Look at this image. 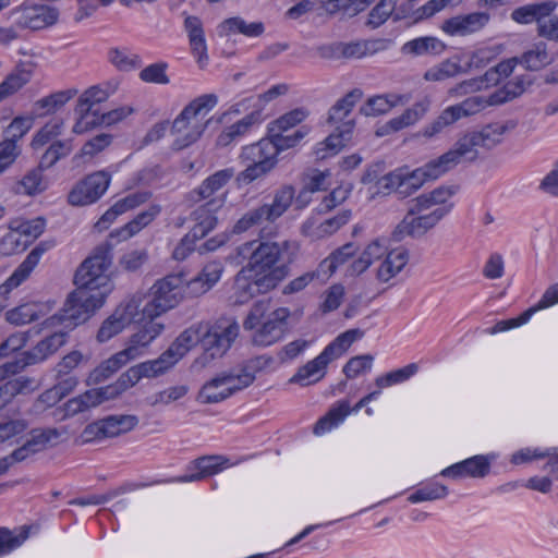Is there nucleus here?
<instances>
[{
    "label": "nucleus",
    "instance_id": "1",
    "mask_svg": "<svg viewBox=\"0 0 558 558\" xmlns=\"http://www.w3.org/2000/svg\"><path fill=\"white\" fill-rule=\"evenodd\" d=\"M240 326L234 318L221 317L213 325L196 324L182 331L171 345L159 356L163 365L170 369L193 347L201 343L203 354L195 364L205 367L215 359L222 357L238 338Z\"/></svg>",
    "mask_w": 558,
    "mask_h": 558
},
{
    "label": "nucleus",
    "instance_id": "2",
    "mask_svg": "<svg viewBox=\"0 0 558 558\" xmlns=\"http://www.w3.org/2000/svg\"><path fill=\"white\" fill-rule=\"evenodd\" d=\"M239 255L248 258L246 268L257 274L271 278L270 282L277 287L289 275V266L298 253V244L290 240L248 241L238 247Z\"/></svg>",
    "mask_w": 558,
    "mask_h": 558
},
{
    "label": "nucleus",
    "instance_id": "3",
    "mask_svg": "<svg viewBox=\"0 0 558 558\" xmlns=\"http://www.w3.org/2000/svg\"><path fill=\"white\" fill-rule=\"evenodd\" d=\"M290 316L291 311L288 307L270 310V302L260 300L251 307L243 322V328L252 331L253 345L270 347L284 338Z\"/></svg>",
    "mask_w": 558,
    "mask_h": 558
},
{
    "label": "nucleus",
    "instance_id": "4",
    "mask_svg": "<svg viewBox=\"0 0 558 558\" xmlns=\"http://www.w3.org/2000/svg\"><path fill=\"white\" fill-rule=\"evenodd\" d=\"M295 197V190L292 185H283L276 190L270 203H264L248 209L233 225L232 233L242 234L252 229H259V239H266L275 233L272 227L292 205Z\"/></svg>",
    "mask_w": 558,
    "mask_h": 558
},
{
    "label": "nucleus",
    "instance_id": "5",
    "mask_svg": "<svg viewBox=\"0 0 558 558\" xmlns=\"http://www.w3.org/2000/svg\"><path fill=\"white\" fill-rule=\"evenodd\" d=\"M218 104L215 94H205L193 99L186 105L171 125V134L174 136L173 147L184 149L195 143L206 130L209 120L208 112Z\"/></svg>",
    "mask_w": 558,
    "mask_h": 558
},
{
    "label": "nucleus",
    "instance_id": "6",
    "mask_svg": "<svg viewBox=\"0 0 558 558\" xmlns=\"http://www.w3.org/2000/svg\"><path fill=\"white\" fill-rule=\"evenodd\" d=\"M105 299L106 290L93 291L76 287L68 296L61 312L47 318L44 322V326L47 329L61 326L66 330H72L89 319L104 305Z\"/></svg>",
    "mask_w": 558,
    "mask_h": 558
},
{
    "label": "nucleus",
    "instance_id": "7",
    "mask_svg": "<svg viewBox=\"0 0 558 558\" xmlns=\"http://www.w3.org/2000/svg\"><path fill=\"white\" fill-rule=\"evenodd\" d=\"M183 283L184 279L180 275H170L155 282L148 295H141L144 299L140 307L142 318H157L175 307L182 300Z\"/></svg>",
    "mask_w": 558,
    "mask_h": 558
},
{
    "label": "nucleus",
    "instance_id": "8",
    "mask_svg": "<svg viewBox=\"0 0 558 558\" xmlns=\"http://www.w3.org/2000/svg\"><path fill=\"white\" fill-rule=\"evenodd\" d=\"M241 162L245 166L236 180L243 184H250L268 174L277 165V149L268 137L257 143L244 146L240 155Z\"/></svg>",
    "mask_w": 558,
    "mask_h": 558
},
{
    "label": "nucleus",
    "instance_id": "9",
    "mask_svg": "<svg viewBox=\"0 0 558 558\" xmlns=\"http://www.w3.org/2000/svg\"><path fill=\"white\" fill-rule=\"evenodd\" d=\"M506 129L500 124H488L481 130H474L462 134L450 153L459 165L462 161H474L481 150H490L501 143Z\"/></svg>",
    "mask_w": 558,
    "mask_h": 558
},
{
    "label": "nucleus",
    "instance_id": "10",
    "mask_svg": "<svg viewBox=\"0 0 558 558\" xmlns=\"http://www.w3.org/2000/svg\"><path fill=\"white\" fill-rule=\"evenodd\" d=\"M417 202L413 199L407 215L391 233L393 241L400 242L407 236L421 238L449 214V207H436L433 210H417Z\"/></svg>",
    "mask_w": 558,
    "mask_h": 558
},
{
    "label": "nucleus",
    "instance_id": "11",
    "mask_svg": "<svg viewBox=\"0 0 558 558\" xmlns=\"http://www.w3.org/2000/svg\"><path fill=\"white\" fill-rule=\"evenodd\" d=\"M111 254L108 246H99L95 253L86 258L77 268L74 276L76 287L93 291H110L107 271L111 265Z\"/></svg>",
    "mask_w": 558,
    "mask_h": 558
},
{
    "label": "nucleus",
    "instance_id": "12",
    "mask_svg": "<svg viewBox=\"0 0 558 558\" xmlns=\"http://www.w3.org/2000/svg\"><path fill=\"white\" fill-rule=\"evenodd\" d=\"M143 301L141 294H135L125 303L119 305L101 324L97 332V340L106 342L124 330L133 320L142 319L140 307Z\"/></svg>",
    "mask_w": 558,
    "mask_h": 558
},
{
    "label": "nucleus",
    "instance_id": "13",
    "mask_svg": "<svg viewBox=\"0 0 558 558\" xmlns=\"http://www.w3.org/2000/svg\"><path fill=\"white\" fill-rule=\"evenodd\" d=\"M271 280L265 276H257L244 266L234 277L233 293L230 296L232 304L243 305L257 294L274 290L276 287Z\"/></svg>",
    "mask_w": 558,
    "mask_h": 558
},
{
    "label": "nucleus",
    "instance_id": "14",
    "mask_svg": "<svg viewBox=\"0 0 558 558\" xmlns=\"http://www.w3.org/2000/svg\"><path fill=\"white\" fill-rule=\"evenodd\" d=\"M138 424L135 415H110L88 424L83 433L84 442H92L104 438H111L128 433Z\"/></svg>",
    "mask_w": 558,
    "mask_h": 558
},
{
    "label": "nucleus",
    "instance_id": "15",
    "mask_svg": "<svg viewBox=\"0 0 558 558\" xmlns=\"http://www.w3.org/2000/svg\"><path fill=\"white\" fill-rule=\"evenodd\" d=\"M53 246L51 241L39 242L26 256L13 274L0 286V312L8 306L9 293L24 282L34 268L38 265L41 256Z\"/></svg>",
    "mask_w": 558,
    "mask_h": 558
},
{
    "label": "nucleus",
    "instance_id": "16",
    "mask_svg": "<svg viewBox=\"0 0 558 558\" xmlns=\"http://www.w3.org/2000/svg\"><path fill=\"white\" fill-rule=\"evenodd\" d=\"M110 177L104 171L87 175L75 185L69 194V203L74 206H85L95 203L107 191Z\"/></svg>",
    "mask_w": 558,
    "mask_h": 558
},
{
    "label": "nucleus",
    "instance_id": "17",
    "mask_svg": "<svg viewBox=\"0 0 558 558\" xmlns=\"http://www.w3.org/2000/svg\"><path fill=\"white\" fill-rule=\"evenodd\" d=\"M226 198L227 192H223L220 196L210 198L192 211L191 217L195 223L190 233L194 239H203L216 228L218 223L216 213L225 205Z\"/></svg>",
    "mask_w": 558,
    "mask_h": 558
},
{
    "label": "nucleus",
    "instance_id": "18",
    "mask_svg": "<svg viewBox=\"0 0 558 558\" xmlns=\"http://www.w3.org/2000/svg\"><path fill=\"white\" fill-rule=\"evenodd\" d=\"M60 437L61 432L56 427L33 428L26 441L14 450V458L17 461H25L31 456L58 445Z\"/></svg>",
    "mask_w": 558,
    "mask_h": 558
},
{
    "label": "nucleus",
    "instance_id": "19",
    "mask_svg": "<svg viewBox=\"0 0 558 558\" xmlns=\"http://www.w3.org/2000/svg\"><path fill=\"white\" fill-rule=\"evenodd\" d=\"M163 360L158 357L155 360L146 361L140 363L135 366L130 367L125 373H123L118 381L113 385L107 386L108 388H114L116 393L114 398L119 396L122 391L128 388L134 386L141 378L143 377H157L168 369L163 365Z\"/></svg>",
    "mask_w": 558,
    "mask_h": 558
},
{
    "label": "nucleus",
    "instance_id": "20",
    "mask_svg": "<svg viewBox=\"0 0 558 558\" xmlns=\"http://www.w3.org/2000/svg\"><path fill=\"white\" fill-rule=\"evenodd\" d=\"M13 14H19L17 23L31 29H41L53 25L59 16V12L54 8L47 5H28L23 4L15 9Z\"/></svg>",
    "mask_w": 558,
    "mask_h": 558
},
{
    "label": "nucleus",
    "instance_id": "21",
    "mask_svg": "<svg viewBox=\"0 0 558 558\" xmlns=\"http://www.w3.org/2000/svg\"><path fill=\"white\" fill-rule=\"evenodd\" d=\"M68 331L69 330L62 327V329L52 332L38 342L32 350L25 352L22 359L14 360L12 363H19L23 371L28 365L45 361L65 343Z\"/></svg>",
    "mask_w": 558,
    "mask_h": 558
},
{
    "label": "nucleus",
    "instance_id": "22",
    "mask_svg": "<svg viewBox=\"0 0 558 558\" xmlns=\"http://www.w3.org/2000/svg\"><path fill=\"white\" fill-rule=\"evenodd\" d=\"M138 323L140 328L134 332L129 344L124 350H132V360L140 356L143 349L153 342L163 330V324L156 320V317H143L142 319L133 320Z\"/></svg>",
    "mask_w": 558,
    "mask_h": 558
},
{
    "label": "nucleus",
    "instance_id": "23",
    "mask_svg": "<svg viewBox=\"0 0 558 558\" xmlns=\"http://www.w3.org/2000/svg\"><path fill=\"white\" fill-rule=\"evenodd\" d=\"M227 463L228 459L221 456L201 457L189 464L187 470L191 471V473L178 477L177 482L189 483L202 481L221 472Z\"/></svg>",
    "mask_w": 558,
    "mask_h": 558
},
{
    "label": "nucleus",
    "instance_id": "24",
    "mask_svg": "<svg viewBox=\"0 0 558 558\" xmlns=\"http://www.w3.org/2000/svg\"><path fill=\"white\" fill-rule=\"evenodd\" d=\"M234 177L233 168H226L222 170H218L207 179H205L202 184L192 190L189 193V199L194 203H199L203 201H209L213 197L220 196L218 194L228 182Z\"/></svg>",
    "mask_w": 558,
    "mask_h": 558
},
{
    "label": "nucleus",
    "instance_id": "25",
    "mask_svg": "<svg viewBox=\"0 0 558 558\" xmlns=\"http://www.w3.org/2000/svg\"><path fill=\"white\" fill-rule=\"evenodd\" d=\"M489 21V15L474 12L446 20L441 29L450 36H466L481 31Z\"/></svg>",
    "mask_w": 558,
    "mask_h": 558
},
{
    "label": "nucleus",
    "instance_id": "26",
    "mask_svg": "<svg viewBox=\"0 0 558 558\" xmlns=\"http://www.w3.org/2000/svg\"><path fill=\"white\" fill-rule=\"evenodd\" d=\"M117 390L114 388L101 387L98 389H89L84 393L70 399L65 403V414L69 416L76 415L90 408L97 407L106 400L113 399Z\"/></svg>",
    "mask_w": 558,
    "mask_h": 558
},
{
    "label": "nucleus",
    "instance_id": "27",
    "mask_svg": "<svg viewBox=\"0 0 558 558\" xmlns=\"http://www.w3.org/2000/svg\"><path fill=\"white\" fill-rule=\"evenodd\" d=\"M354 128L353 120L342 122L336 130L323 142H320L315 149L317 159H325L329 156L338 154L351 140L352 131Z\"/></svg>",
    "mask_w": 558,
    "mask_h": 558
},
{
    "label": "nucleus",
    "instance_id": "28",
    "mask_svg": "<svg viewBox=\"0 0 558 558\" xmlns=\"http://www.w3.org/2000/svg\"><path fill=\"white\" fill-rule=\"evenodd\" d=\"M161 213V206L153 204L145 210L137 214L131 221L125 223L123 227L116 229L110 233L111 238L118 239V241H126L132 236L140 233L144 228L149 226Z\"/></svg>",
    "mask_w": 558,
    "mask_h": 558
},
{
    "label": "nucleus",
    "instance_id": "29",
    "mask_svg": "<svg viewBox=\"0 0 558 558\" xmlns=\"http://www.w3.org/2000/svg\"><path fill=\"white\" fill-rule=\"evenodd\" d=\"M223 266L218 260L207 263L202 271L187 282V290L192 296H199L209 291L221 278Z\"/></svg>",
    "mask_w": 558,
    "mask_h": 558
},
{
    "label": "nucleus",
    "instance_id": "30",
    "mask_svg": "<svg viewBox=\"0 0 558 558\" xmlns=\"http://www.w3.org/2000/svg\"><path fill=\"white\" fill-rule=\"evenodd\" d=\"M557 3L555 1H544L537 3H529L514 9L511 12V19L519 24L537 23V27L549 17L556 10Z\"/></svg>",
    "mask_w": 558,
    "mask_h": 558
},
{
    "label": "nucleus",
    "instance_id": "31",
    "mask_svg": "<svg viewBox=\"0 0 558 558\" xmlns=\"http://www.w3.org/2000/svg\"><path fill=\"white\" fill-rule=\"evenodd\" d=\"M489 472V462L484 456H474L458 462L441 471V475L449 477H484Z\"/></svg>",
    "mask_w": 558,
    "mask_h": 558
},
{
    "label": "nucleus",
    "instance_id": "32",
    "mask_svg": "<svg viewBox=\"0 0 558 558\" xmlns=\"http://www.w3.org/2000/svg\"><path fill=\"white\" fill-rule=\"evenodd\" d=\"M330 362H332L330 357L323 351L317 357L300 367L290 381L302 386L317 383L324 377L326 367Z\"/></svg>",
    "mask_w": 558,
    "mask_h": 558
},
{
    "label": "nucleus",
    "instance_id": "33",
    "mask_svg": "<svg viewBox=\"0 0 558 558\" xmlns=\"http://www.w3.org/2000/svg\"><path fill=\"white\" fill-rule=\"evenodd\" d=\"M408 260L409 253L405 248L389 251L377 269L376 278L380 282H388L405 267Z\"/></svg>",
    "mask_w": 558,
    "mask_h": 558
},
{
    "label": "nucleus",
    "instance_id": "34",
    "mask_svg": "<svg viewBox=\"0 0 558 558\" xmlns=\"http://www.w3.org/2000/svg\"><path fill=\"white\" fill-rule=\"evenodd\" d=\"M262 122V113L259 110H255L243 119L226 128L217 137V144L219 146H228L236 138L246 134L251 128Z\"/></svg>",
    "mask_w": 558,
    "mask_h": 558
},
{
    "label": "nucleus",
    "instance_id": "35",
    "mask_svg": "<svg viewBox=\"0 0 558 558\" xmlns=\"http://www.w3.org/2000/svg\"><path fill=\"white\" fill-rule=\"evenodd\" d=\"M411 100V96L407 94H385L371 97L362 111L366 116H379L387 113L392 108L405 105Z\"/></svg>",
    "mask_w": 558,
    "mask_h": 558
},
{
    "label": "nucleus",
    "instance_id": "36",
    "mask_svg": "<svg viewBox=\"0 0 558 558\" xmlns=\"http://www.w3.org/2000/svg\"><path fill=\"white\" fill-rule=\"evenodd\" d=\"M457 193L456 186H438L429 193H423L414 198L417 202V210H433L436 207H449V213L453 204L449 199Z\"/></svg>",
    "mask_w": 558,
    "mask_h": 558
},
{
    "label": "nucleus",
    "instance_id": "37",
    "mask_svg": "<svg viewBox=\"0 0 558 558\" xmlns=\"http://www.w3.org/2000/svg\"><path fill=\"white\" fill-rule=\"evenodd\" d=\"M351 218V210H342L337 216L326 219L314 228V222L307 220L303 223L302 231L312 238H324L330 235L345 225Z\"/></svg>",
    "mask_w": 558,
    "mask_h": 558
},
{
    "label": "nucleus",
    "instance_id": "38",
    "mask_svg": "<svg viewBox=\"0 0 558 558\" xmlns=\"http://www.w3.org/2000/svg\"><path fill=\"white\" fill-rule=\"evenodd\" d=\"M466 72L468 69L461 65L460 57L453 56L428 69L424 73V80L428 82H441Z\"/></svg>",
    "mask_w": 558,
    "mask_h": 558
},
{
    "label": "nucleus",
    "instance_id": "39",
    "mask_svg": "<svg viewBox=\"0 0 558 558\" xmlns=\"http://www.w3.org/2000/svg\"><path fill=\"white\" fill-rule=\"evenodd\" d=\"M265 31L262 22L246 23L242 17L234 16L225 20L218 26L220 36H230L231 34H242L247 37H258Z\"/></svg>",
    "mask_w": 558,
    "mask_h": 558
},
{
    "label": "nucleus",
    "instance_id": "40",
    "mask_svg": "<svg viewBox=\"0 0 558 558\" xmlns=\"http://www.w3.org/2000/svg\"><path fill=\"white\" fill-rule=\"evenodd\" d=\"M446 49V45L433 36L412 39L402 46V52L412 56H438Z\"/></svg>",
    "mask_w": 558,
    "mask_h": 558
},
{
    "label": "nucleus",
    "instance_id": "41",
    "mask_svg": "<svg viewBox=\"0 0 558 558\" xmlns=\"http://www.w3.org/2000/svg\"><path fill=\"white\" fill-rule=\"evenodd\" d=\"M551 61L553 59L547 52V46L542 41L535 44L532 49L525 51L519 58V63L531 71H538L550 64Z\"/></svg>",
    "mask_w": 558,
    "mask_h": 558
},
{
    "label": "nucleus",
    "instance_id": "42",
    "mask_svg": "<svg viewBox=\"0 0 558 558\" xmlns=\"http://www.w3.org/2000/svg\"><path fill=\"white\" fill-rule=\"evenodd\" d=\"M34 63L21 62L1 83L10 95H13L27 84L34 74Z\"/></svg>",
    "mask_w": 558,
    "mask_h": 558
},
{
    "label": "nucleus",
    "instance_id": "43",
    "mask_svg": "<svg viewBox=\"0 0 558 558\" xmlns=\"http://www.w3.org/2000/svg\"><path fill=\"white\" fill-rule=\"evenodd\" d=\"M362 92L357 88L349 92L344 97L339 99L329 110L328 122H342L352 111L355 104L361 99Z\"/></svg>",
    "mask_w": 558,
    "mask_h": 558
},
{
    "label": "nucleus",
    "instance_id": "44",
    "mask_svg": "<svg viewBox=\"0 0 558 558\" xmlns=\"http://www.w3.org/2000/svg\"><path fill=\"white\" fill-rule=\"evenodd\" d=\"M531 83L532 80L529 75L515 76L493 95V102H506L519 97L525 92L526 87L531 85Z\"/></svg>",
    "mask_w": 558,
    "mask_h": 558
},
{
    "label": "nucleus",
    "instance_id": "45",
    "mask_svg": "<svg viewBox=\"0 0 558 558\" xmlns=\"http://www.w3.org/2000/svg\"><path fill=\"white\" fill-rule=\"evenodd\" d=\"M218 378L230 397L234 392L248 387L254 381L255 376L247 368H243L240 373H222L218 375Z\"/></svg>",
    "mask_w": 558,
    "mask_h": 558
},
{
    "label": "nucleus",
    "instance_id": "46",
    "mask_svg": "<svg viewBox=\"0 0 558 558\" xmlns=\"http://www.w3.org/2000/svg\"><path fill=\"white\" fill-rule=\"evenodd\" d=\"M364 332L360 329H350L340 333L332 342H330L324 351L330 357L331 361L340 357L349 347L362 338Z\"/></svg>",
    "mask_w": 558,
    "mask_h": 558
},
{
    "label": "nucleus",
    "instance_id": "47",
    "mask_svg": "<svg viewBox=\"0 0 558 558\" xmlns=\"http://www.w3.org/2000/svg\"><path fill=\"white\" fill-rule=\"evenodd\" d=\"M457 165L453 153L448 150L438 158L427 162L424 167L420 168V170L424 173V178L426 180H435L454 168Z\"/></svg>",
    "mask_w": 558,
    "mask_h": 558
},
{
    "label": "nucleus",
    "instance_id": "48",
    "mask_svg": "<svg viewBox=\"0 0 558 558\" xmlns=\"http://www.w3.org/2000/svg\"><path fill=\"white\" fill-rule=\"evenodd\" d=\"M108 60L119 71L129 72L141 68L142 59L137 53H132L128 49L111 48L108 51Z\"/></svg>",
    "mask_w": 558,
    "mask_h": 558
},
{
    "label": "nucleus",
    "instance_id": "49",
    "mask_svg": "<svg viewBox=\"0 0 558 558\" xmlns=\"http://www.w3.org/2000/svg\"><path fill=\"white\" fill-rule=\"evenodd\" d=\"M349 413V403H340L337 408L331 409L325 416L318 420L315 424L314 433L322 435L331 430L333 427L338 426Z\"/></svg>",
    "mask_w": 558,
    "mask_h": 558
},
{
    "label": "nucleus",
    "instance_id": "50",
    "mask_svg": "<svg viewBox=\"0 0 558 558\" xmlns=\"http://www.w3.org/2000/svg\"><path fill=\"white\" fill-rule=\"evenodd\" d=\"M288 131L280 132H269L268 131V140L272 143L275 148L277 149V156L280 151L292 148L296 146L307 134L308 129L302 126L301 129L294 131L292 134H286Z\"/></svg>",
    "mask_w": 558,
    "mask_h": 558
},
{
    "label": "nucleus",
    "instance_id": "51",
    "mask_svg": "<svg viewBox=\"0 0 558 558\" xmlns=\"http://www.w3.org/2000/svg\"><path fill=\"white\" fill-rule=\"evenodd\" d=\"M29 244L28 240L21 238L16 230H12L10 225L7 231L0 230V255L10 256L24 251Z\"/></svg>",
    "mask_w": 558,
    "mask_h": 558
},
{
    "label": "nucleus",
    "instance_id": "52",
    "mask_svg": "<svg viewBox=\"0 0 558 558\" xmlns=\"http://www.w3.org/2000/svg\"><path fill=\"white\" fill-rule=\"evenodd\" d=\"M72 148L73 146L71 140L53 142L43 154L39 161V168H51L58 160L70 155Z\"/></svg>",
    "mask_w": 558,
    "mask_h": 558
},
{
    "label": "nucleus",
    "instance_id": "53",
    "mask_svg": "<svg viewBox=\"0 0 558 558\" xmlns=\"http://www.w3.org/2000/svg\"><path fill=\"white\" fill-rule=\"evenodd\" d=\"M77 94V89H65L53 93L36 101L37 109H43L41 114L53 113L62 108L69 100Z\"/></svg>",
    "mask_w": 558,
    "mask_h": 558
},
{
    "label": "nucleus",
    "instance_id": "54",
    "mask_svg": "<svg viewBox=\"0 0 558 558\" xmlns=\"http://www.w3.org/2000/svg\"><path fill=\"white\" fill-rule=\"evenodd\" d=\"M33 380L19 377L0 386V411L17 395L31 389Z\"/></svg>",
    "mask_w": 558,
    "mask_h": 558
},
{
    "label": "nucleus",
    "instance_id": "55",
    "mask_svg": "<svg viewBox=\"0 0 558 558\" xmlns=\"http://www.w3.org/2000/svg\"><path fill=\"white\" fill-rule=\"evenodd\" d=\"M46 227V220L41 217H37L32 220H12L10 221V228L16 230L21 238L28 240L29 242L38 238Z\"/></svg>",
    "mask_w": 558,
    "mask_h": 558
},
{
    "label": "nucleus",
    "instance_id": "56",
    "mask_svg": "<svg viewBox=\"0 0 558 558\" xmlns=\"http://www.w3.org/2000/svg\"><path fill=\"white\" fill-rule=\"evenodd\" d=\"M397 0H380L369 12L366 26L375 29L383 25L393 13Z\"/></svg>",
    "mask_w": 558,
    "mask_h": 558
},
{
    "label": "nucleus",
    "instance_id": "57",
    "mask_svg": "<svg viewBox=\"0 0 558 558\" xmlns=\"http://www.w3.org/2000/svg\"><path fill=\"white\" fill-rule=\"evenodd\" d=\"M308 116V111L303 108L293 109L269 124V132L289 131L295 125L304 121Z\"/></svg>",
    "mask_w": 558,
    "mask_h": 558
},
{
    "label": "nucleus",
    "instance_id": "58",
    "mask_svg": "<svg viewBox=\"0 0 558 558\" xmlns=\"http://www.w3.org/2000/svg\"><path fill=\"white\" fill-rule=\"evenodd\" d=\"M355 251L356 248L353 243H347L342 245L319 264V269L322 271H325V269H327L329 271V275H331L332 272H335L338 266L344 264L350 257H352Z\"/></svg>",
    "mask_w": 558,
    "mask_h": 558
},
{
    "label": "nucleus",
    "instance_id": "59",
    "mask_svg": "<svg viewBox=\"0 0 558 558\" xmlns=\"http://www.w3.org/2000/svg\"><path fill=\"white\" fill-rule=\"evenodd\" d=\"M74 113L76 116L75 124L72 132L75 134H83L94 128L102 125L101 113L97 108H90L87 113L82 114L75 106Z\"/></svg>",
    "mask_w": 558,
    "mask_h": 558
},
{
    "label": "nucleus",
    "instance_id": "60",
    "mask_svg": "<svg viewBox=\"0 0 558 558\" xmlns=\"http://www.w3.org/2000/svg\"><path fill=\"white\" fill-rule=\"evenodd\" d=\"M229 398L218 376L207 381L198 393V399L204 403H217Z\"/></svg>",
    "mask_w": 558,
    "mask_h": 558
},
{
    "label": "nucleus",
    "instance_id": "61",
    "mask_svg": "<svg viewBox=\"0 0 558 558\" xmlns=\"http://www.w3.org/2000/svg\"><path fill=\"white\" fill-rule=\"evenodd\" d=\"M107 100L106 93L100 85H95L86 89L77 99V110L85 114L90 108H97V105Z\"/></svg>",
    "mask_w": 558,
    "mask_h": 558
},
{
    "label": "nucleus",
    "instance_id": "62",
    "mask_svg": "<svg viewBox=\"0 0 558 558\" xmlns=\"http://www.w3.org/2000/svg\"><path fill=\"white\" fill-rule=\"evenodd\" d=\"M456 122L453 116L446 108L435 120L430 123L426 124L417 135L423 136L425 138H434L438 134H440L446 128L453 124Z\"/></svg>",
    "mask_w": 558,
    "mask_h": 558
},
{
    "label": "nucleus",
    "instance_id": "63",
    "mask_svg": "<svg viewBox=\"0 0 558 558\" xmlns=\"http://www.w3.org/2000/svg\"><path fill=\"white\" fill-rule=\"evenodd\" d=\"M167 69L168 64L166 62L153 63L144 68L138 76L145 83L166 85L170 82Z\"/></svg>",
    "mask_w": 558,
    "mask_h": 558
},
{
    "label": "nucleus",
    "instance_id": "64",
    "mask_svg": "<svg viewBox=\"0 0 558 558\" xmlns=\"http://www.w3.org/2000/svg\"><path fill=\"white\" fill-rule=\"evenodd\" d=\"M63 122L54 120L46 123L34 136L32 141L33 148L37 149L46 145L52 138L61 134Z\"/></svg>",
    "mask_w": 558,
    "mask_h": 558
}]
</instances>
